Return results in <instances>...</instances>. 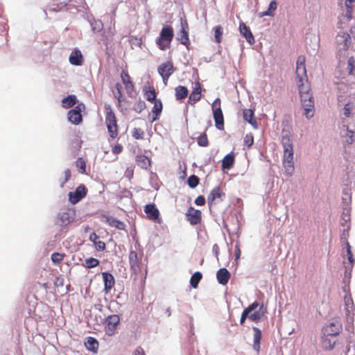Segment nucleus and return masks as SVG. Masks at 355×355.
Instances as JSON below:
<instances>
[{
  "mask_svg": "<svg viewBox=\"0 0 355 355\" xmlns=\"http://www.w3.org/2000/svg\"><path fill=\"white\" fill-rule=\"evenodd\" d=\"M305 62L306 58L304 55H300L297 58L295 73L304 115L307 119H310L314 114V102L313 96L310 93V85L308 81Z\"/></svg>",
  "mask_w": 355,
  "mask_h": 355,
  "instance_id": "1",
  "label": "nucleus"
},
{
  "mask_svg": "<svg viewBox=\"0 0 355 355\" xmlns=\"http://www.w3.org/2000/svg\"><path fill=\"white\" fill-rule=\"evenodd\" d=\"M282 144L284 149L283 165L287 175H291L295 170L293 162V146L291 139L288 135H283Z\"/></svg>",
  "mask_w": 355,
  "mask_h": 355,
  "instance_id": "2",
  "label": "nucleus"
},
{
  "mask_svg": "<svg viewBox=\"0 0 355 355\" xmlns=\"http://www.w3.org/2000/svg\"><path fill=\"white\" fill-rule=\"evenodd\" d=\"M105 121L110 137L116 139L119 135V125L116 116L110 105L105 106Z\"/></svg>",
  "mask_w": 355,
  "mask_h": 355,
  "instance_id": "3",
  "label": "nucleus"
},
{
  "mask_svg": "<svg viewBox=\"0 0 355 355\" xmlns=\"http://www.w3.org/2000/svg\"><path fill=\"white\" fill-rule=\"evenodd\" d=\"M174 37L173 29L170 26H164L159 36L156 40V44L159 49L165 51L171 47V43Z\"/></svg>",
  "mask_w": 355,
  "mask_h": 355,
  "instance_id": "4",
  "label": "nucleus"
},
{
  "mask_svg": "<svg viewBox=\"0 0 355 355\" xmlns=\"http://www.w3.org/2000/svg\"><path fill=\"white\" fill-rule=\"evenodd\" d=\"M220 100L219 98L215 99L212 103V110L215 125L217 129L222 130L224 129V117L220 107Z\"/></svg>",
  "mask_w": 355,
  "mask_h": 355,
  "instance_id": "5",
  "label": "nucleus"
},
{
  "mask_svg": "<svg viewBox=\"0 0 355 355\" xmlns=\"http://www.w3.org/2000/svg\"><path fill=\"white\" fill-rule=\"evenodd\" d=\"M336 43L339 51H347L352 44V37L347 32H339L336 37Z\"/></svg>",
  "mask_w": 355,
  "mask_h": 355,
  "instance_id": "6",
  "label": "nucleus"
},
{
  "mask_svg": "<svg viewBox=\"0 0 355 355\" xmlns=\"http://www.w3.org/2000/svg\"><path fill=\"white\" fill-rule=\"evenodd\" d=\"M159 74L162 76L163 83L167 85L170 76L173 73L175 69L171 61L161 64L157 69Z\"/></svg>",
  "mask_w": 355,
  "mask_h": 355,
  "instance_id": "7",
  "label": "nucleus"
},
{
  "mask_svg": "<svg viewBox=\"0 0 355 355\" xmlns=\"http://www.w3.org/2000/svg\"><path fill=\"white\" fill-rule=\"evenodd\" d=\"M85 110V106L83 103H78L73 109L68 112L69 121L76 125H78L83 121L81 112Z\"/></svg>",
  "mask_w": 355,
  "mask_h": 355,
  "instance_id": "8",
  "label": "nucleus"
},
{
  "mask_svg": "<svg viewBox=\"0 0 355 355\" xmlns=\"http://www.w3.org/2000/svg\"><path fill=\"white\" fill-rule=\"evenodd\" d=\"M225 194L219 187L214 188L207 197V202L209 207L216 205L223 200Z\"/></svg>",
  "mask_w": 355,
  "mask_h": 355,
  "instance_id": "9",
  "label": "nucleus"
},
{
  "mask_svg": "<svg viewBox=\"0 0 355 355\" xmlns=\"http://www.w3.org/2000/svg\"><path fill=\"white\" fill-rule=\"evenodd\" d=\"M87 189L84 184H80L73 192L69 193V202L75 205L80 201L87 195Z\"/></svg>",
  "mask_w": 355,
  "mask_h": 355,
  "instance_id": "10",
  "label": "nucleus"
},
{
  "mask_svg": "<svg viewBox=\"0 0 355 355\" xmlns=\"http://www.w3.org/2000/svg\"><path fill=\"white\" fill-rule=\"evenodd\" d=\"M119 320V317L117 315H112L107 318L105 327V331L107 335L110 336L115 334Z\"/></svg>",
  "mask_w": 355,
  "mask_h": 355,
  "instance_id": "11",
  "label": "nucleus"
},
{
  "mask_svg": "<svg viewBox=\"0 0 355 355\" xmlns=\"http://www.w3.org/2000/svg\"><path fill=\"white\" fill-rule=\"evenodd\" d=\"M342 331V324L336 320L330 322L324 328V334L329 336H336Z\"/></svg>",
  "mask_w": 355,
  "mask_h": 355,
  "instance_id": "12",
  "label": "nucleus"
},
{
  "mask_svg": "<svg viewBox=\"0 0 355 355\" xmlns=\"http://www.w3.org/2000/svg\"><path fill=\"white\" fill-rule=\"evenodd\" d=\"M144 210L149 220L160 222L159 211L155 204H148L145 205Z\"/></svg>",
  "mask_w": 355,
  "mask_h": 355,
  "instance_id": "13",
  "label": "nucleus"
},
{
  "mask_svg": "<svg viewBox=\"0 0 355 355\" xmlns=\"http://www.w3.org/2000/svg\"><path fill=\"white\" fill-rule=\"evenodd\" d=\"M76 212L73 209L67 210L60 214L59 220L62 227H67L75 219Z\"/></svg>",
  "mask_w": 355,
  "mask_h": 355,
  "instance_id": "14",
  "label": "nucleus"
},
{
  "mask_svg": "<svg viewBox=\"0 0 355 355\" xmlns=\"http://www.w3.org/2000/svg\"><path fill=\"white\" fill-rule=\"evenodd\" d=\"M121 78L122 83H123L125 86V89L128 94L129 96H132V95L135 94V85L133 83L131 80V78L128 73V72L125 71H122L121 73Z\"/></svg>",
  "mask_w": 355,
  "mask_h": 355,
  "instance_id": "15",
  "label": "nucleus"
},
{
  "mask_svg": "<svg viewBox=\"0 0 355 355\" xmlns=\"http://www.w3.org/2000/svg\"><path fill=\"white\" fill-rule=\"evenodd\" d=\"M187 217L191 225H198L201 222L202 213L200 210L191 207L187 211Z\"/></svg>",
  "mask_w": 355,
  "mask_h": 355,
  "instance_id": "16",
  "label": "nucleus"
},
{
  "mask_svg": "<svg viewBox=\"0 0 355 355\" xmlns=\"http://www.w3.org/2000/svg\"><path fill=\"white\" fill-rule=\"evenodd\" d=\"M129 262L130 268L135 274L141 272V266L137 252L131 250L129 254Z\"/></svg>",
  "mask_w": 355,
  "mask_h": 355,
  "instance_id": "17",
  "label": "nucleus"
},
{
  "mask_svg": "<svg viewBox=\"0 0 355 355\" xmlns=\"http://www.w3.org/2000/svg\"><path fill=\"white\" fill-rule=\"evenodd\" d=\"M201 85L199 82H196L195 83V86L193 88V90L189 97V100L187 101V103L189 104H191L192 105H194L196 102L199 101L201 98Z\"/></svg>",
  "mask_w": 355,
  "mask_h": 355,
  "instance_id": "18",
  "label": "nucleus"
},
{
  "mask_svg": "<svg viewBox=\"0 0 355 355\" xmlns=\"http://www.w3.org/2000/svg\"><path fill=\"white\" fill-rule=\"evenodd\" d=\"M258 307L259 309L257 311H255L248 316V318L254 322H259L261 321L267 313V309L263 304L261 305L259 304Z\"/></svg>",
  "mask_w": 355,
  "mask_h": 355,
  "instance_id": "19",
  "label": "nucleus"
},
{
  "mask_svg": "<svg viewBox=\"0 0 355 355\" xmlns=\"http://www.w3.org/2000/svg\"><path fill=\"white\" fill-rule=\"evenodd\" d=\"M178 39L181 44L185 45L187 47L190 44L188 33V24L186 21L184 22H182V29L180 32Z\"/></svg>",
  "mask_w": 355,
  "mask_h": 355,
  "instance_id": "20",
  "label": "nucleus"
},
{
  "mask_svg": "<svg viewBox=\"0 0 355 355\" xmlns=\"http://www.w3.org/2000/svg\"><path fill=\"white\" fill-rule=\"evenodd\" d=\"M69 60L72 65H82L83 63V56L81 53V51L78 49H75L69 55Z\"/></svg>",
  "mask_w": 355,
  "mask_h": 355,
  "instance_id": "21",
  "label": "nucleus"
},
{
  "mask_svg": "<svg viewBox=\"0 0 355 355\" xmlns=\"http://www.w3.org/2000/svg\"><path fill=\"white\" fill-rule=\"evenodd\" d=\"M230 277V272L225 268L219 269L216 273V278L218 283L224 286L228 283Z\"/></svg>",
  "mask_w": 355,
  "mask_h": 355,
  "instance_id": "22",
  "label": "nucleus"
},
{
  "mask_svg": "<svg viewBox=\"0 0 355 355\" xmlns=\"http://www.w3.org/2000/svg\"><path fill=\"white\" fill-rule=\"evenodd\" d=\"M103 279L104 282V290L106 293L113 288L115 284L114 278L111 273L103 272Z\"/></svg>",
  "mask_w": 355,
  "mask_h": 355,
  "instance_id": "23",
  "label": "nucleus"
},
{
  "mask_svg": "<svg viewBox=\"0 0 355 355\" xmlns=\"http://www.w3.org/2000/svg\"><path fill=\"white\" fill-rule=\"evenodd\" d=\"M239 30L240 33L245 37L246 40L250 44H254V36L248 26H246V24L243 22H241L239 24Z\"/></svg>",
  "mask_w": 355,
  "mask_h": 355,
  "instance_id": "24",
  "label": "nucleus"
},
{
  "mask_svg": "<svg viewBox=\"0 0 355 355\" xmlns=\"http://www.w3.org/2000/svg\"><path fill=\"white\" fill-rule=\"evenodd\" d=\"M103 217L105 218V223L110 226L120 230H123L125 228V225L123 222L114 218L113 216L103 215Z\"/></svg>",
  "mask_w": 355,
  "mask_h": 355,
  "instance_id": "25",
  "label": "nucleus"
},
{
  "mask_svg": "<svg viewBox=\"0 0 355 355\" xmlns=\"http://www.w3.org/2000/svg\"><path fill=\"white\" fill-rule=\"evenodd\" d=\"M254 112L252 109H244L243 110V117L244 121L249 123L254 128H257V122L254 117Z\"/></svg>",
  "mask_w": 355,
  "mask_h": 355,
  "instance_id": "26",
  "label": "nucleus"
},
{
  "mask_svg": "<svg viewBox=\"0 0 355 355\" xmlns=\"http://www.w3.org/2000/svg\"><path fill=\"white\" fill-rule=\"evenodd\" d=\"M252 330H253V332H254V334H253V349L259 352V350H260V343H261V338H262V333H261V331L256 327H254L252 328Z\"/></svg>",
  "mask_w": 355,
  "mask_h": 355,
  "instance_id": "27",
  "label": "nucleus"
},
{
  "mask_svg": "<svg viewBox=\"0 0 355 355\" xmlns=\"http://www.w3.org/2000/svg\"><path fill=\"white\" fill-rule=\"evenodd\" d=\"M259 306V303L258 302H254L252 304H250L247 308H245L241 314L240 323L241 324H244L246 318L250 315V313L254 311Z\"/></svg>",
  "mask_w": 355,
  "mask_h": 355,
  "instance_id": "28",
  "label": "nucleus"
},
{
  "mask_svg": "<svg viewBox=\"0 0 355 355\" xmlns=\"http://www.w3.org/2000/svg\"><path fill=\"white\" fill-rule=\"evenodd\" d=\"M89 240L92 241L98 251H103L105 249V242L99 240V236L93 232L89 236Z\"/></svg>",
  "mask_w": 355,
  "mask_h": 355,
  "instance_id": "29",
  "label": "nucleus"
},
{
  "mask_svg": "<svg viewBox=\"0 0 355 355\" xmlns=\"http://www.w3.org/2000/svg\"><path fill=\"white\" fill-rule=\"evenodd\" d=\"M153 103H154V106L152 109V112L153 114V121H154L159 119V117L162 112L163 106H162V101L159 99L153 102Z\"/></svg>",
  "mask_w": 355,
  "mask_h": 355,
  "instance_id": "30",
  "label": "nucleus"
},
{
  "mask_svg": "<svg viewBox=\"0 0 355 355\" xmlns=\"http://www.w3.org/2000/svg\"><path fill=\"white\" fill-rule=\"evenodd\" d=\"M234 154L233 152L227 154L222 160V168L223 169H230L234 163Z\"/></svg>",
  "mask_w": 355,
  "mask_h": 355,
  "instance_id": "31",
  "label": "nucleus"
},
{
  "mask_svg": "<svg viewBox=\"0 0 355 355\" xmlns=\"http://www.w3.org/2000/svg\"><path fill=\"white\" fill-rule=\"evenodd\" d=\"M136 163L141 168L147 169L150 166V159L144 155H139L136 157Z\"/></svg>",
  "mask_w": 355,
  "mask_h": 355,
  "instance_id": "32",
  "label": "nucleus"
},
{
  "mask_svg": "<svg viewBox=\"0 0 355 355\" xmlns=\"http://www.w3.org/2000/svg\"><path fill=\"white\" fill-rule=\"evenodd\" d=\"M189 94L187 88L184 86L178 85L175 88V96L176 100L184 99Z\"/></svg>",
  "mask_w": 355,
  "mask_h": 355,
  "instance_id": "33",
  "label": "nucleus"
},
{
  "mask_svg": "<svg viewBox=\"0 0 355 355\" xmlns=\"http://www.w3.org/2000/svg\"><path fill=\"white\" fill-rule=\"evenodd\" d=\"M144 94L147 101L150 103L155 101L157 99V94L153 87H145L144 88Z\"/></svg>",
  "mask_w": 355,
  "mask_h": 355,
  "instance_id": "34",
  "label": "nucleus"
},
{
  "mask_svg": "<svg viewBox=\"0 0 355 355\" xmlns=\"http://www.w3.org/2000/svg\"><path fill=\"white\" fill-rule=\"evenodd\" d=\"M277 3L275 0H273L270 3L268 10L260 14V17H264V16L273 17L275 15V12L277 10Z\"/></svg>",
  "mask_w": 355,
  "mask_h": 355,
  "instance_id": "35",
  "label": "nucleus"
},
{
  "mask_svg": "<svg viewBox=\"0 0 355 355\" xmlns=\"http://www.w3.org/2000/svg\"><path fill=\"white\" fill-rule=\"evenodd\" d=\"M355 2V0H345V6L347 8L346 14L345 17L347 19V21H349L352 18V12H353V5L352 3Z\"/></svg>",
  "mask_w": 355,
  "mask_h": 355,
  "instance_id": "36",
  "label": "nucleus"
},
{
  "mask_svg": "<svg viewBox=\"0 0 355 355\" xmlns=\"http://www.w3.org/2000/svg\"><path fill=\"white\" fill-rule=\"evenodd\" d=\"M62 103L64 107L69 108L76 103V97L74 95L68 96L62 99Z\"/></svg>",
  "mask_w": 355,
  "mask_h": 355,
  "instance_id": "37",
  "label": "nucleus"
},
{
  "mask_svg": "<svg viewBox=\"0 0 355 355\" xmlns=\"http://www.w3.org/2000/svg\"><path fill=\"white\" fill-rule=\"evenodd\" d=\"M202 278V275L200 272H196L190 279V284L193 288H196L199 282Z\"/></svg>",
  "mask_w": 355,
  "mask_h": 355,
  "instance_id": "38",
  "label": "nucleus"
},
{
  "mask_svg": "<svg viewBox=\"0 0 355 355\" xmlns=\"http://www.w3.org/2000/svg\"><path fill=\"white\" fill-rule=\"evenodd\" d=\"M329 336H327L324 334L322 339V345L324 349H331L334 347L336 341L331 340V339L329 338Z\"/></svg>",
  "mask_w": 355,
  "mask_h": 355,
  "instance_id": "39",
  "label": "nucleus"
},
{
  "mask_svg": "<svg viewBox=\"0 0 355 355\" xmlns=\"http://www.w3.org/2000/svg\"><path fill=\"white\" fill-rule=\"evenodd\" d=\"M85 345L89 350L96 352L98 346V343L95 338L89 337Z\"/></svg>",
  "mask_w": 355,
  "mask_h": 355,
  "instance_id": "40",
  "label": "nucleus"
},
{
  "mask_svg": "<svg viewBox=\"0 0 355 355\" xmlns=\"http://www.w3.org/2000/svg\"><path fill=\"white\" fill-rule=\"evenodd\" d=\"M197 143L198 146L207 147L209 145L207 135L205 132L202 133L197 137Z\"/></svg>",
  "mask_w": 355,
  "mask_h": 355,
  "instance_id": "41",
  "label": "nucleus"
},
{
  "mask_svg": "<svg viewBox=\"0 0 355 355\" xmlns=\"http://www.w3.org/2000/svg\"><path fill=\"white\" fill-rule=\"evenodd\" d=\"M214 30L215 41L218 44H220L221 42L222 38H223V28L220 26H216L214 28Z\"/></svg>",
  "mask_w": 355,
  "mask_h": 355,
  "instance_id": "42",
  "label": "nucleus"
},
{
  "mask_svg": "<svg viewBox=\"0 0 355 355\" xmlns=\"http://www.w3.org/2000/svg\"><path fill=\"white\" fill-rule=\"evenodd\" d=\"M146 107V103L141 99H139L133 105V110L137 113H141Z\"/></svg>",
  "mask_w": 355,
  "mask_h": 355,
  "instance_id": "43",
  "label": "nucleus"
},
{
  "mask_svg": "<svg viewBox=\"0 0 355 355\" xmlns=\"http://www.w3.org/2000/svg\"><path fill=\"white\" fill-rule=\"evenodd\" d=\"M76 166L78 168L79 172L82 174L85 173L86 172V162L83 157H79L76 161Z\"/></svg>",
  "mask_w": 355,
  "mask_h": 355,
  "instance_id": "44",
  "label": "nucleus"
},
{
  "mask_svg": "<svg viewBox=\"0 0 355 355\" xmlns=\"http://www.w3.org/2000/svg\"><path fill=\"white\" fill-rule=\"evenodd\" d=\"M199 178L195 175L189 176L187 179L188 185L192 189L196 188L199 184Z\"/></svg>",
  "mask_w": 355,
  "mask_h": 355,
  "instance_id": "45",
  "label": "nucleus"
},
{
  "mask_svg": "<svg viewBox=\"0 0 355 355\" xmlns=\"http://www.w3.org/2000/svg\"><path fill=\"white\" fill-rule=\"evenodd\" d=\"M99 263L100 261L98 259L90 257L89 259H85L84 266L87 268H92L98 266Z\"/></svg>",
  "mask_w": 355,
  "mask_h": 355,
  "instance_id": "46",
  "label": "nucleus"
},
{
  "mask_svg": "<svg viewBox=\"0 0 355 355\" xmlns=\"http://www.w3.org/2000/svg\"><path fill=\"white\" fill-rule=\"evenodd\" d=\"M115 90L114 92V96L117 98L119 104L121 102V98H122V86L120 83H116L115 85Z\"/></svg>",
  "mask_w": 355,
  "mask_h": 355,
  "instance_id": "47",
  "label": "nucleus"
},
{
  "mask_svg": "<svg viewBox=\"0 0 355 355\" xmlns=\"http://www.w3.org/2000/svg\"><path fill=\"white\" fill-rule=\"evenodd\" d=\"M244 146L251 147L254 144V137L252 133L247 134L243 138Z\"/></svg>",
  "mask_w": 355,
  "mask_h": 355,
  "instance_id": "48",
  "label": "nucleus"
},
{
  "mask_svg": "<svg viewBox=\"0 0 355 355\" xmlns=\"http://www.w3.org/2000/svg\"><path fill=\"white\" fill-rule=\"evenodd\" d=\"M355 60L353 56L349 58L347 60V69L348 70L349 74L352 75L355 69Z\"/></svg>",
  "mask_w": 355,
  "mask_h": 355,
  "instance_id": "49",
  "label": "nucleus"
},
{
  "mask_svg": "<svg viewBox=\"0 0 355 355\" xmlns=\"http://www.w3.org/2000/svg\"><path fill=\"white\" fill-rule=\"evenodd\" d=\"M144 132L141 128H135L132 131V136L135 139H141L143 138Z\"/></svg>",
  "mask_w": 355,
  "mask_h": 355,
  "instance_id": "50",
  "label": "nucleus"
},
{
  "mask_svg": "<svg viewBox=\"0 0 355 355\" xmlns=\"http://www.w3.org/2000/svg\"><path fill=\"white\" fill-rule=\"evenodd\" d=\"M64 178L63 180H60V187L61 188L64 187V184L69 180L71 178V171L69 168H67L64 172Z\"/></svg>",
  "mask_w": 355,
  "mask_h": 355,
  "instance_id": "51",
  "label": "nucleus"
},
{
  "mask_svg": "<svg viewBox=\"0 0 355 355\" xmlns=\"http://www.w3.org/2000/svg\"><path fill=\"white\" fill-rule=\"evenodd\" d=\"M51 260L54 263H59L63 260V255L58 252H54L51 254Z\"/></svg>",
  "mask_w": 355,
  "mask_h": 355,
  "instance_id": "52",
  "label": "nucleus"
},
{
  "mask_svg": "<svg viewBox=\"0 0 355 355\" xmlns=\"http://www.w3.org/2000/svg\"><path fill=\"white\" fill-rule=\"evenodd\" d=\"M345 303L347 306V311L348 312H350L351 311H352L354 304H353V302H352L351 297H345Z\"/></svg>",
  "mask_w": 355,
  "mask_h": 355,
  "instance_id": "53",
  "label": "nucleus"
},
{
  "mask_svg": "<svg viewBox=\"0 0 355 355\" xmlns=\"http://www.w3.org/2000/svg\"><path fill=\"white\" fill-rule=\"evenodd\" d=\"M352 106L350 103H347L344 107V115L346 117H349L351 115Z\"/></svg>",
  "mask_w": 355,
  "mask_h": 355,
  "instance_id": "54",
  "label": "nucleus"
},
{
  "mask_svg": "<svg viewBox=\"0 0 355 355\" xmlns=\"http://www.w3.org/2000/svg\"><path fill=\"white\" fill-rule=\"evenodd\" d=\"M112 151L114 155H119L123 151V146L121 144H116L112 148Z\"/></svg>",
  "mask_w": 355,
  "mask_h": 355,
  "instance_id": "55",
  "label": "nucleus"
},
{
  "mask_svg": "<svg viewBox=\"0 0 355 355\" xmlns=\"http://www.w3.org/2000/svg\"><path fill=\"white\" fill-rule=\"evenodd\" d=\"M196 205L202 206L205 204V198L203 196H198L195 200Z\"/></svg>",
  "mask_w": 355,
  "mask_h": 355,
  "instance_id": "56",
  "label": "nucleus"
},
{
  "mask_svg": "<svg viewBox=\"0 0 355 355\" xmlns=\"http://www.w3.org/2000/svg\"><path fill=\"white\" fill-rule=\"evenodd\" d=\"M133 355H145V352L141 347H139L136 348L133 353Z\"/></svg>",
  "mask_w": 355,
  "mask_h": 355,
  "instance_id": "57",
  "label": "nucleus"
},
{
  "mask_svg": "<svg viewBox=\"0 0 355 355\" xmlns=\"http://www.w3.org/2000/svg\"><path fill=\"white\" fill-rule=\"evenodd\" d=\"M346 250H347V256L349 257V256H352V252L351 250V246L349 243V242H346Z\"/></svg>",
  "mask_w": 355,
  "mask_h": 355,
  "instance_id": "58",
  "label": "nucleus"
},
{
  "mask_svg": "<svg viewBox=\"0 0 355 355\" xmlns=\"http://www.w3.org/2000/svg\"><path fill=\"white\" fill-rule=\"evenodd\" d=\"M353 347H354L353 351L351 350L350 347H349L347 348V355H355V345H354Z\"/></svg>",
  "mask_w": 355,
  "mask_h": 355,
  "instance_id": "59",
  "label": "nucleus"
},
{
  "mask_svg": "<svg viewBox=\"0 0 355 355\" xmlns=\"http://www.w3.org/2000/svg\"><path fill=\"white\" fill-rule=\"evenodd\" d=\"M347 259H348L349 263L351 264V266L352 267L353 265H354V259L353 257V255L352 256H349V257H347Z\"/></svg>",
  "mask_w": 355,
  "mask_h": 355,
  "instance_id": "60",
  "label": "nucleus"
},
{
  "mask_svg": "<svg viewBox=\"0 0 355 355\" xmlns=\"http://www.w3.org/2000/svg\"><path fill=\"white\" fill-rule=\"evenodd\" d=\"M349 133H350L349 140L348 141V142L349 144H352L354 142V139H353V134H354V132L352 131H349Z\"/></svg>",
  "mask_w": 355,
  "mask_h": 355,
  "instance_id": "61",
  "label": "nucleus"
},
{
  "mask_svg": "<svg viewBox=\"0 0 355 355\" xmlns=\"http://www.w3.org/2000/svg\"><path fill=\"white\" fill-rule=\"evenodd\" d=\"M60 285H62V279H60V278H59V277H57V278H56V281H55V285H58V281H60Z\"/></svg>",
  "mask_w": 355,
  "mask_h": 355,
  "instance_id": "62",
  "label": "nucleus"
},
{
  "mask_svg": "<svg viewBox=\"0 0 355 355\" xmlns=\"http://www.w3.org/2000/svg\"><path fill=\"white\" fill-rule=\"evenodd\" d=\"M236 256V258H239V257L240 256V250L239 249H238Z\"/></svg>",
  "mask_w": 355,
  "mask_h": 355,
  "instance_id": "63",
  "label": "nucleus"
}]
</instances>
